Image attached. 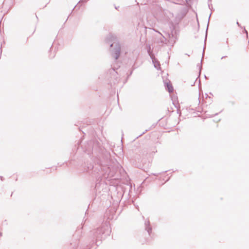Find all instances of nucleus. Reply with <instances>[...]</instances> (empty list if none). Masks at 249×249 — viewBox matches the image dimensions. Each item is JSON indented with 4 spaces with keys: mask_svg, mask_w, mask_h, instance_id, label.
I'll list each match as a JSON object with an SVG mask.
<instances>
[{
    "mask_svg": "<svg viewBox=\"0 0 249 249\" xmlns=\"http://www.w3.org/2000/svg\"><path fill=\"white\" fill-rule=\"evenodd\" d=\"M110 232V226L107 223H105L103 224L101 227L91 231L90 232V236L93 243L98 246V243L101 241L104 237L108 235Z\"/></svg>",
    "mask_w": 249,
    "mask_h": 249,
    "instance_id": "nucleus-1",
    "label": "nucleus"
},
{
    "mask_svg": "<svg viewBox=\"0 0 249 249\" xmlns=\"http://www.w3.org/2000/svg\"><path fill=\"white\" fill-rule=\"evenodd\" d=\"M114 45L115 48L113 49L111 53L112 56L115 58V60L118 59L120 56L121 46L118 43L113 42L110 44V47H112Z\"/></svg>",
    "mask_w": 249,
    "mask_h": 249,
    "instance_id": "nucleus-2",
    "label": "nucleus"
},
{
    "mask_svg": "<svg viewBox=\"0 0 249 249\" xmlns=\"http://www.w3.org/2000/svg\"><path fill=\"white\" fill-rule=\"evenodd\" d=\"M93 143L94 142L93 141H89L87 143V146L86 147L85 151L86 152H87L88 154H90V152L93 150Z\"/></svg>",
    "mask_w": 249,
    "mask_h": 249,
    "instance_id": "nucleus-3",
    "label": "nucleus"
},
{
    "mask_svg": "<svg viewBox=\"0 0 249 249\" xmlns=\"http://www.w3.org/2000/svg\"><path fill=\"white\" fill-rule=\"evenodd\" d=\"M144 224H145V230H146L147 231L148 234L149 235H150V234L152 232V228L150 226L149 220L145 221Z\"/></svg>",
    "mask_w": 249,
    "mask_h": 249,
    "instance_id": "nucleus-4",
    "label": "nucleus"
},
{
    "mask_svg": "<svg viewBox=\"0 0 249 249\" xmlns=\"http://www.w3.org/2000/svg\"><path fill=\"white\" fill-rule=\"evenodd\" d=\"M152 59L155 68H156L157 70H159L160 69V62L155 58H152Z\"/></svg>",
    "mask_w": 249,
    "mask_h": 249,
    "instance_id": "nucleus-5",
    "label": "nucleus"
},
{
    "mask_svg": "<svg viewBox=\"0 0 249 249\" xmlns=\"http://www.w3.org/2000/svg\"><path fill=\"white\" fill-rule=\"evenodd\" d=\"M166 88L168 89L169 92L171 93L173 91L174 89L172 85L169 83H167L166 85Z\"/></svg>",
    "mask_w": 249,
    "mask_h": 249,
    "instance_id": "nucleus-6",
    "label": "nucleus"
},
{
    "mask_svg": "<svg viewBox=\"0 0 249 249\" xmlns=\"http://www.w3.org/2000/svg\"><path fill=\"white\" fill-rule=\"evenodd\" d=\"M159 33L161 36H162V37H163L162 39H161V43H164V41H165V40H166V38H165V37H164V36H163L162 35V34H161V33H160V32H159Z\"/></svg>",
    "mask_w": 249,
    "mask_h": 249,
    "instance_id": "nucleus-7",
    "label": "nucleus"
},
{
    "mask_svg": "<svg viewBox=\"0 0 249 249\" xmlns=\"http://www.w3.org/2000/svg\"><path fill=\"white\" fill-rule=\"evenodd\" d=\"M93 168V166L91 165L89 167H88V170H90Z\"/></svg>",
    "mask_w": 249,
    "mask_h": 249,
    "instance_id": "nucleus-8",
    "label": "nucleus"
},
{
    "mask_svg": "<svg viewBox=\"0 0 249 249\" xmlns=\"http://www.w3.org/2000/svg\"><path fill=\"white\" fill-rule=\"evenodd\" d=\"M109 37L110 38H113V36H112V35H109Z\"/></svg>",
    "mask_w": 249,
    "mask_h": 249,
    "instance_id": "nucleus-9",
    "label": "nucleus"
},
{
    "mask_svg": "<svg viewBox=\"0 0 249 249\" xmlns=\"http://www.w3.org/2000/svg\"><path fill=\"white\" fill-rule=\"evenodd\" d=\"M210 16H211V15H210V16H209V17L208 23L207 27H208V25H209V20H210Z\"/></svg>",
    "mask_w": 249,
    "mask_h": 249,
    "instance_id": "nucleus-10",
    "label": "nucleus"
},
{
    "mask_svg": "<svg viewBox=\"0 0 249 249\" xmlns=\"http://www.w3.org/2000/svg\"><path fill=\"white\" fill-rule=\"evenodd\" d=\"M81 2H86V0H81L79 1V2H81Z\"/></svg>",
    "mask_w": 249,
    "mask_h": 249,
    "instance_id": "nucleus-11",
    "label": "nucleus"
},
{
    "mask_svg": "<svg viewBox=\"0 0 249 249\" xmlns=\"http://www.w3.org/2000/svg\"><path fill=\"white\" fill-rule=\"evenodd\" d=\"M236 24H237L239 26H240V24H239V22H238V21L236 22Z\"/></svg>",
    "mask_w": 249,
    "mask_h": 249,
    "instance_id": "nucleus-12",
    "label": "nucleus"
},
{
    "mask_svg": "<svg viewBox=\"0 0 249 249\" xmlns=\"http://www.w3.org/2000/svg\"><path fill=\"white\" fill-rule=\"evenodd\" d=\"M245 32L246 33V34H247V35L248 36V33H247V31H246V30L245 29Z\"/></svg>",
    "mask_w": 249,
    "mask_h": 249,
    "instance_id": "nucleus-13",
    "label": "nucleus"
},
{
    "mask_svg": "<svg viewBox=\"0 0 249 249\" xmlns=\"http://www.w3.org/2000/svg\"><path fill=\"white\" fill-rule=\"evenodd\" d=\"M226 57V56L222 57H221V59H223L224 58H225V57Z\"/></svg>",
    "mask_w": 249,
    "mask_h": 249,
    "instance_id": "nucleus-14",
    "label": "nucleus"
},
{
    "mask_svg": "<svg viewBox=\"0 0 249 249\" xmlns=\"http://www.w3.org/2000/svg\"><path fill=\"white\" fill-rule=\"evenodd\" d=\"M0 179H1V180H2V179H3V177H0Z\"/></svg>",
    "mask_w": 249,
    "mask_h": 249,
    "instance_id": "nucleus-15",
    "label": "nucleus"
},
{
    "mask_svg": "<svg viewBox=\"0 0 249 249\" xmlns=\"http://www.w3.org/2000/svg\"><path fill=\"white\" fill-rule=\"evenodd\" d=\"M143 134H144V132H143V133H142V134H141V135H140V136H141V135H142Z\"/></svg>",
    "mask_w": 249,
    "mask_h": 249,
    "instance_id": "nucleus-16",
    "label": "nucleus"
}]
</instances>
